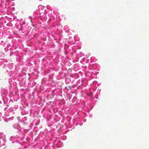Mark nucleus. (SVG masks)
I'll list each match as a JSON object with an SVG mask.
<instances>
[{"label": "nucleus", "instance_id": "nucleus-1", "mask_svg": "<svg viewBox=\"0 0 149 149\" xmlns=\"http://www.w3.org/2000/svg\"><path fill=\"white\" fill-rule=\"evenodd\" d=\"M66 88L68 90H69L70 89H71V86H66Z\"/></svg>", "mask_w": 149, "mask_h": 149}]
</instances>
